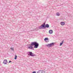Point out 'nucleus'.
I'll return each mask as SVG.
<instances>
[{"label":"nucleus","mask_w":73,"mask_h":73,"mask_svg":"<svg viewBox=\"0 0 73 73\" xmlns=\"http://www.w3.org/2000/svg\"><path fill=\"white\" fill-rule=\"evenodd\" d=\"M31 46H28L29 49H33V46H34V48H37L38 46H39V44L37 42H31V44H29Z\"/></svg>","instance_id":"nucleus-1"},{"label":"nucleus","mask_w":73,"mask_h":73,"mask_svg":"<svg viewBox=\"0 0 73 73\" xmlns=\"http://www.w3.org/2000/svg\"><path fill=\"white\" fill-rule=\"evenodd\" d=\"M36 71H33V73H36Z\"/></svg>","instance_id":"nucleus-16"},{"label":"nucleus","mask_w":73,"mask_h":73,"mask_svg":"<svg viewBox=\"0 0 73 73\" xmlns=\"http://www.w3.org/2000/svg\"><path fill=\"white\" fill-rule=\"evenodd\" d=\"M27 54L28 56H30L31 57H34V56H36V55L35 54H34L31 52H27Z\"/></svg>","instance_id":"nucleus-2"},{"label":"nucleus","mask_w":73,"mask_h":73,"mask_svg":"<svg viewBox=\"0 0 73 73\" xmlns=\"http://www.w3.org/2000/svg\"><path fill=\"white\" fill-rule=\"evenodd\" d=\"M56 15L57 16H60V13H56Z\"/></svg>","instance_id":"nucleus-11"},{"label":"nucleus","mask_w":73,"mask_h":73,"mask_svg":"<svg viewBox=\"0 0 73 73\" xmlns=\"http://www.w3.org/2000/svg\"><path fill=\"white\" fill-rule=\"evenodd\" d=\"M7 62H8V61L7 59H5L4 60L3 63L4 64H7Z\"/></svg>","instance_id":"nucleus-7"},{"label":"nucleus","mask_w":73,"mask_h":73,"mask_svg":"<svg viewBox=\"0 0 73 73\" xmlns=\"http://www.w3.org/2000/svg\"><path fill=\"white\" fill-rule=\"evenodd\" d=\"M44 41H46V40H47V41H47V42H49V40H48V38H45L44 39Z\"/></svg>","instance_id":"nucleus-10"},{"label":"nucleus","mask_w":73,"mask_h":73,"mask_svg":"<svg viewBox=\"0 0 73 73\" xmlns=\"http://www.w3.org/2000/svg\"><path fill=\"white\" fill-rule=\"evenodd\" d=\"M60 24L61 25H65V22H61Z\"/></svg>","instance_id":"nucleus-9"},{"label":"nucleus","mask_w":73,"mask_h":73,"mask_svg":"<svg viewBox=\"0 0 73 73\" xmlns=\"http://www.w3.org/2000/svg\"><path fill=\"white\" fill-rule=\"evenodd\" d=\"M62 44L64 43V40H63L62 41Z\"/></svg>","instance_id":"nucleus-17"},{"label":"nucleus","mask_w":73,"mask_h":73,"mask_svg":"<svg viewBox=\"0 0 73 73\" xmlns=\"http://www.w3.org/2000/svg\"><path fill=\"white\" fill-rule=\"evenodd\" d=\"M46 25H45V22L42 25L39 27V29H42L45 27Z\"/></svg>","instance_id":"nucleus-3"},{"label":"nucleus","mask_w":73,"mask_h":73,"mask_svg":"<svg viewBox=\"0 0 73 73\" xmlns=\"http://www.w3.org/2000/svg\"><path fill=\"white\" fill-rule=\"evenodd\" d=\"M62 44H63V43H62V42H61V43H60V46H61V45H62Z\"/></svg>","instance_id":"nucleus-14"},{"label":"nucleus","mask_w":73,"mask_h":73,"mask_svg":"<svg viewBox=\"0 0 73 73\" xmlns=\"http://www.w3.org/2000/svg\"><path fill=\"white\" fill-rule=\"evenodd\" d=\"M17 56L16 55H15V57L14 58L15 60H16V59H17Z\"/></svg>","instance_id":"nucleus-12"},{"label":"nucleus","mask_w":73,"mask_h":73,"mask_svg":"<svg viewBox=\"0 0 73 73\" xmlns=\"http://www.w3.org/2000/svg\"><path fill=\"white\" fill-rule=\"evenodd\" d=\"M11 62H12V61H9V63H10Z\"/></svg>","instance_id":"nucleus-15"},{"label":"nucleus","mask_w":73,"mask_h":73,"mask_svg":"<svg viewBox=\"0 0 73 73\" xmlns=\"http://www.w3.org/2000/svg\"><path fill=\"white\" fill-rule=\"evenodd\" d=\"M46 28H49V25L48 24H46L44 27L42 29H46Z\"/></svg>","instance_id":"nucleus-5"},{"label":"nucleus","mask_w":73,"mask_h":73,"mask_svg":"<svg viewBox=\"0 0 73 73\" xmlns=\"http://www.w3.org/2000/svg\"><path fill=\"white\" fill-rule=\"evenodd\" d=\"M54 43L52 42L50 44H46V46H47V47H51V46H53V45H54Z\"/></svg>","instance_id":"nucleus-4"},{"label":"nucleus","mask_w":73,"mask_h":73,"mask_svg":"<svg viewBox=\"0 0 73 73\" xmlns=\"http://www.w3.org/2000/svg\"><path fill=\"white\" fill-rule=\"evenodd\" d=\"M49 33L50 34H52L53 33V30H50L49 31Z\"/></svg>","instance_id":"nucleus-8"},{"label":"nucleus","mask_w":73,"mask_h":73,"mask_svg":"<svg viewBox=\"0 0 73 73\" xmlns=\"http://www.w3.org/2000/svg\"><path fill=\"white\" fill-rule=\"evenodd\" d=\"M45 71L43 70H40L37 72V73H44Z\"/></svg>","instance_id":"nucleus-6"},{"label":"nucleus","mask_w":73,"mask_h":73,"mask_svg":"<svg viewBox=\"0 0 73 73\" xmlns=\"http://www.w3.org/2000/svg\"><path fill=\"white\" fill-rule=\"evenodd\" d=\"M11 50H12L13 51V50H14V49L13 48H11Z\"/></svg>","instance_id":"nucleus-13"}]
</instances>
